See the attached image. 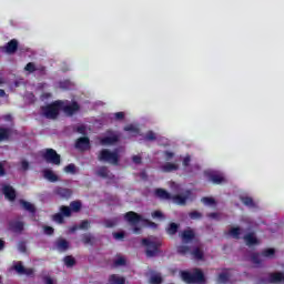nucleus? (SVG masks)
I'll use <instances>...</instances> for the list:
<instances>
[{
    "label": "nucleus",
    "mask_w": 284,
    "mask_h": 284,
    "mask_svg": "<svg viewBox=\"0 0 284 284\" xmlns=\"http://www.w3.org/2000/svg\"><path fill=\"white\" fill-rule=\"evenodd\" d=\"M62 105V100H55L50 104L41 106L42 116L44 119H50L51 121L59 119Z\"/></svg>",
    "instance_id": "1"
},
{
    "label": "nucleus",
    "mask_w": 284,
    "mask_h": 284,
    "mask_svg": "<svg viewBox=\"0 0 284 284\" xmlns=\"http://www.w3.org/2000/svg\"><path fill=\"white\" fill-rule=\"evenodd\" d=\"M181 278L186 284H203L205 283V274L201 268H195L193 273L190 271H182Z\"/></svg>",
    "instance_id": "2"
},
{
    "label": "nucleus",
    "mask_w": 284,
    "mask_h": 284,
    "mask_svg": "<svg viewBox=\"0 0 284 284\" xmlns=\"http://www.w3.org/2000/svg\"><path fill=\"white\" fill-rule=\"evenodd\" d=\"M124 221L131 225H139V223H146L149 227H153V230H156L159 227V224L148 220L143 219V215L134 212V211H129L124 214Z\"/></svg>",
    "instance_id": "3"
},
{
    "label": "nucleus",
    "mask_w": 284,
    "mask_h": 284,
    "mask_svg": "<svg viewBox=\"0 0 284 284\" xmlns=\"http://www.w3.org/2000/svg\"><path fill=\"white\" fill-rule=\"evenodd\" d=\"M142 245L145 247V255L148 258H154L161 254V246L163 245L161 241H152L150 239H142Z\"/></svg>",
    "instance_id": "4"
},
{
    "label": "nucleus",
    "mask_w": 284,
    "mask_h": 284,
    "mask_svg": "<svg viewBox=\"0 0 284 284\" xmlns=\"http://www.w3.org/2000/svg\"><path fill=\"white\" fill-rule=\"evenodd\" d=\"M98 161L101 163H110L111 165H119L121 156L119 151H110V149H102L98 154Z\"/></svg>",
    "instance_id": "5"
},
{
    "label": "nucleus",
    "mask_w": 284,
    "mask_h": 284,
    "mask_svg": "<svg viewBox=\"0 0 284 284\" xmlns=\"http://www.w3.org/2000/svg\"><path fill=\"white\" fill-rule=\"evenodd\" d=\"M42 158L47 163H51L52 165H61V155L57 153L54 149H47L42 154Z\"/></svg>",
    "instance_id": "6"
},
{
    "label": "nucleus",
    "mask_w": 284,
    "mask_h": 284,
    "mask_svg": "<svg viewBox=\"0 0 284 284\" xmlns=\"http://www.w3.org/2000/svg\"><path fill=\"white\" fill-rule=\"evenodd\" d=\"M60 110H62L67 116H74V114L81 110V105H79V102L77 101H73L70 104H65V102L62 101Z\"/></svg>",
    "instance_id": "7"
},
{
    "label": "nucleus",
    "mask_w": 284,
    "mask_h": 284,
    "mask_svg": "<svg viewBox=\"0 0 284 284\" xmlns=\"http://www.w3.org/2000/svg\"><path fill=\"white\" fill-rule=\"evenodd\" d=\"M106 134H109V136H104L100 140L101 145H114L121 141V135L114 133V131H106Z\"/></svg>",
    "instance_id": "8"
},
{
    "label": "nucleus",
    "mask_w": 284,
    "mask_h": 284,
    "mask_svg": "<svg viewBox=\"0 0 284 284\" xmlns=\"http://www.w3.org/2000/svg\"><path fill=\"white\" fill-rule=\"evenodd\" d=\"M190 196H192V191L186 190L184 192V195H172L171 201H173V203H175L176 205H185L187 203V200H190Z\"/></svg>",
    "instance_id": "9"
},
{
    "label": "nucleus",
    "mask_w": 284,
    "mask_h": 284,
    "mask_svg": "<svg viewBox=\"0 0 284 284\" xmlns=\"http://www.w3.org/2000/svg\"><path fill=\"white\" fill-rule=\"evenodd\" d=\"M205 176H207L209 181H211V183L214 185H221V183L226 182L225 176L217 172H205Z\"/></svg>",
    "instance_id": "10"
},
{
    "label": "nucleus",
    "mask_w": 284,
    "mask_h": 284,
    "mask_svg": "<svg viewBox=\"0 0 284 284\" xmlns=\"http://www.w3.org/2000/svg\"><path fill=\"white\" fill-rule=\"evenodd\" d=\"M182 243H192L196 239V233L192 229H187L181 232Z\"/></svg>",
    "instance_id": "11"
},
{
    "label": "nucleus",
    "mask_w": 284,
    "mask_h": 284,
    "mask_svg": "<svg viewBox=\"0 0 284 284\" xmlns=\"http://www.w3.org/2000/svg\"><path fill=\"white\" fill-rule=\"evenodd\" d=\"M267 283L271 284H284V273L283 272H276V273H270Z\"/></svg>",
    "instance_id": "12"
},
{
    "label": "nucleus",
    "mask_w": 284,
    "mask_h": 284,
    "mask_svg": "<svg viewBox=\"0 0 284 284\" xmlns=\"http://www.w3.org/2000/svg\"><path fill=\"white\" fill-rule=\"evenodd\" d=\"M75 149L81 150V151L90 150V138H88V136L79 138L75 141Z\"/></svg>",
    "instance_id": "13"
},
{
    "label": "nucleus",
    "mask_w": 284,
    "mask_h": 284,
    "mask_svg": "<svg viewBox=\"0 0 284 284\" xmlns=\"http://www.w3.org/2000/svg\"><path fill=\"white\" fill-rule=\"evenodd\" d=\"M19 50V41L17 39L10 40L6 45H4V52L7 54H14Z\"/></svg>",
    "instance_id": "14"
},
{
    "label": "nucleus",
    "mask_w": 284,
    "mask_h": 284,
    "mask_svg": "<svg viewBox=\"0 0 284 284\" xmlns=\"http://www.w3.org/2000/svg\"><path fill=\"white\" fill-rule=\"evenodd\" d=\"M13 134L14 130H12L11 128L0 126V143H2V141H10V136H12Z\"/></svg>",
    "instance_id": "15"
},
{
    "label": "nucleus",
    "mask_w": 284,
    "mask_h": 284,
    "mask_svg": "<svg viewBox=\"0 0 284 284\" xmlns=\"http://www.w3.org/2000/svg\"><path fill=\"white\" fill-rule=\"evenodd\" d=\"M55 247L59 252H68L70 250V242L63 237H59L55 241Z\"/></svg>",
    "instance_id": "16"
},
{
    "label": "nucleus",
    "mask_w": 284,
    "mask_h": 284,
    "mask_svg": "<svg viewBox=\"0 0 284 284\" xmlns=\"http://www.w3.org/2000/svg\"><path fill=\"white\" fill-rule=\"evenodd\" d=\"M9 230L14 234H21L23 231V222L21 221H11L9 222Z\"/></svg>",
    "instance_id": "17"
},
{
    "label": "nucleus",
    "mask_w": 284,
    "mask_h": 284,
    "mask_svg": "<svg viewBox=\"0 0 284 284\" xmlns=\"http://www.w3.org/2000/svg\"><path fill=\"white\" fill-rule=\"evenodd\" d=\"M243 240L248 247H252V245H258V239L254 232L244 235Z\"/></svg>",
    "instance_id": "18"
},
{
    "label": "nucleus",
    "mask_w": 284,
    "mask_h": 284,
    "mask_svg": "<svg viewBox=\"0 0 284 284\" xmlns=\"http://www.w3.org/2000/svg\"><path fill=\"white\" fill-rule=\"evenodd\" d=\"M3 194L8 199V201H14L17 199V191H14V187L10 185L3 186Z\"/></svg>",
    "instance_id": "19"
},
{
    "label": "nucleus",
    "mask_w": 284,
    "mask_h": 284,
    "mask_svg": "<svg viewBox=\"0 0 284 284\" xmlns=\"http://www.w3.org/2000/svg\"><path fill=\"white\" fill-rule=\"evenodd\" d=\"M149 274H150V278H149L150 284L163 283V277L161 276V273H156L154 272V270H150Z\"/></svg>",
    "instance_id": "20"
},
{
    "label": "nucleus",
    "mask_w": 284,
    "mask_h": 284,
    "mask_svg": "<svg viewBox=\"0 0 284 284\" xmlns=\"http://www.w3.org/2000/svg\"><path fill=\"white\" fill-rule=\"evenodd\" d=\"M43 178L47 179V181H50V183H57V181H59V175L54 174V171L50 169L43 171Z\"/></svg>",
    "instance_id": "21"
},
{
    "label": "nucleus",
    "mask_w": 284,
    "mask_h": 284,
    "mask_svg": "<svg viewBox=\"0 0 284 284\" xmlns=\"http://www.w3.org/2000/svg\"><path fill=\"white\" fill-rule=\"evenodd\" d=\"M155 196H158V199H162L163 201H172V194L164 189H156Z\"/></svg>",
    "instance_id": "22"
},
{
    "label": "nucleus",
    "mask_w": 284,
    "mask_h": 284,
    "mask_svg": "<svg viewBox=\"0 0 284 284\" xmlns=\"http://www.w3.org/2000/svg\"><path fill=\"white\" fill-rule=\"evenodd\" d=\"M98 176H101V179H113L114 175L110 173V170H108V166H100L97 171Z\"/></svg>",
    "instance_id": "23"
},
{
    "label": "nucleus",
    "mask_w": 284,
    "mask_h": 284,
    "mask_svg": "<svg viewBox=\"0 0 284 284\" xmlns=\"http://www.w3.org/2000/svg\"><path fill=\"white\" fill-rule=\"evenodd\" d=\"M55 194H58V196H61V199H70V196H72V190L65 187H58L55 190Z\"/></svg>",
    "instance_id": "24"
},
{
    "label": "nucleus",
    "mask_w": 284,
    "mask_h": 284,
    "mask_svg": "<svg viewBox=\"0 0 284 284\" xmlns=\"http://www.w3.org/2000/svg\"><path fill=\"white\" fill-rule=\"evenodd\" d=\"M20 205H22L23 210H26L27 212H30L31 214H34V212H37L34 204L26 200H20Z\"/></svg>",
    "instance_id": "25"
},
{
    "label": "nucleus",
    "mask_w": 284,
    "mask_h": 284,
    "mask_svg": "<svg viewBox=\"0 0 284 284\" xmlns=\"http://www.w3.org/2000/svg\"><path fill=\"white\" fill-rule=\"evenodd\" d=\"M109 284H125V277L112 274L109 277Z\"/></svg>",
    "instance_id": "26"
},
{
    "label": "nucleus",
    "mask_w": 284,
    "mask_h": 284,
    "mask_svg": "<svg viewBox=\"0 0 284 284\" xmlns=\"http://www.w3.org/2000/svg\"><path fill=\"white\" fill-rule=\"evenodd\" d=\"M81 242L84 245H94V237L90 233H84L81 235Z\"/></svg>",
    "instance_id": "27"
},
{
    "label": "nucleus",
    "mask_w": 284,
    "mask_h": 284,
    "mask_svg": "<svg viewBox=\"0 0 284 284\" xmlns=\"http://www.w3.org/2000/svg\"><path fill=\"white\" fill-rule=\"evenodd\" d=\"M176 170H179V164L166 162L162 165V172H176Z\"/></svg>",
    "instance_id": "28"
},
{
    "label": "nucleus",
    "mask_w": 284,
    "mask_h": 284,
    "mask_svg": "<svg viewBox=\"0 0 284 284\" xmlns=\"http://www.w3.org/2000/svg\"><path fill=\"white\" fill-rule=\"evenodd\" d=\"M191 254L195 258V261H203V258L205 257V254L203 253V250H201V247H195L191 252Z\"/></svg>",
    "instance_id": "29"
},
{
    "label": "nucleus",
    "mask_w": 284,
    "mask_h": 284,
    "mask_svg": "<svg viewBox=\"0 0 284 284\" xmlns=\"http://www.w3.org/2000/svg\"><path fill=\"white\" fill-rule=\"evenodd\" d=\"M240 200L246 207H256V203H254V199L251 196H241Z\"/></svg>",
    "instance_id": "30"
},
{
    "label": "nucleus",
    "mask_w": 284,
    "mask_h": 284,
    "mask_svg": "<svg viewBox=\"0 0 284 284\" xmlns=\"http://www.w3.org/2000/svg\"><path fill=\"white\" fill-rule=\"evenodd\" d=\"M179 232V224L171 222L169 226L166 227V233L169 236H174Z\"/></svg>",
    "instance_id": "31"
},
{
    "label": "nucleus",
    "mask_w": 284,
    "mask_h": 284,
    "mask_svg": "<svg viewBox=\"0 0 284 284\" xmlns=\"http://www.w3.org/2000/svg\"><path fill=\"white\" fill-rule=\"evenodd\" d=\"M262 256H264V258H274V256H276V250L275 248H265L262 251Z\"/></svg>",
    "instance_id": "32"
},
{
    "label": "nucleus",
    "mask_w": 284,
    "mask_h": 284,
    "mask_svg": "<svg viewBox=\"0 0 284 284\" xmlns=\"http://www.w3.org/2000/svg\"><path fill=\"white\" fill-rule=\"evenodd\" d=\"M63 261L67 267H74L77 265V260L72 255L64 256Z\"/></svg>",
    "instance_id": "33"
},
{
    "label": "nucleus",
    "mask_w": 284,
    "mask_h": 284,
    "mask_svg": "<svg viewBox=\"0 0 284 284\" xmlns=\"http://www.w3.org/2000/svg\"><path fill=\"white\" fill-rule=\"evenodd\" d=\"M176 252H178V254H180L181 256H185L186 254H190L191 248H190V246H187V245H179V246L176 247Z\"/></svg>",
    "instance_id": "34"
},
{
    "label": "nucleus",
    "mask_w": 284,
    "mask_h": 284,
    "mask_svg": "<svg viewBox=\"0 0 284 284\" xmlns=\"http://www.w3.org/2000/svg\"><path fill=\"white\" fill-rule=\"evenodd\" d=\"M230 236H232L233 239H241V227L236 226V227H232L229 231Z\"/></svg>",
    "instance_id": "35"
},
{
    "label": "nucleus",
    "mask_w": 284,
    "mask_h": 284,
    "mask_svg": "<svg viewBox=\"0 0 284 284\" xmlns=\"http://www.w3.org/2000/svg\"><path fill=\"white\" fill-rule=\"evenodd\" d=\"M60 214H62V216L70 217L72 216V209L70 206L62 205L60 206Z\"/></svg>",
    "instance_id": "36"
},
{
    "label": "nucleus",
    "mask_w": 284,
    "mask_h": 284,
    "mask_svg": "<svg viewBox=\"0 0 284 284\" xmlns=\"http://www.w3.org/2000/svg\"><path fill=\"white\" fill-rule=\"evenodd\" d=\"M116 223H119V217H114L111 220H104V227H106V229L115 227Z\"/></svg>",
    "instance_id": "37"
},
{
    "label": "nucleus",
    "mask_w": 284,
    "mask_h": 284,
    "mask_svg": "<svg viewBox=\"0 0 284 284\" xmlns=\"http://www.w3.org/2000/svg\"><path fill=\"white\" fill-rule=\"evenodd\" d=\"M81 207H82L81 201H73L70 203L71 212H81Z\"/></svg>",
    "instance_id": "38"
},
{
    "label": "nucleus",
    "mask_w": 284,
    "mask_h": 284,
    "mask_svg": "<svg viewBox=\"0 0 284 284\" xmlns=\"http://www.w3.org/2000/svg\"><path fill=\"white\" fill-rule=\"evenodd\" d=\"M52 221H54L55 223H59L60 225H63V223H65V219L61 213L53 214Z\"/></svg>",
    "instance_id": "39"
},
{
    "label": "nucleus",
    "mask_w": 284,
    "mask_h": 284,
    "mask_svg": "<svg viewBox=\"0 0 284 284\" xmlns=\"http://www.w3.org/2000/svg\"><path fill=\"white\" fill-rule=\"evenodd\" d=\"M189 217L191 221H199L200 219H203V214L199 211H192L189 213Z\"/></svg>",
    "instance_id": "40"
},
{
    "label": "nucleus",
    "mask_w": 284,
    "mask_h": 284,
    "mask_svg": "<svg viewBox=\"0 0 284 284\" xmlns=\"http://www.w3.org/2000/svg\"><path fill=\"white\" fill-rule=\"evenodd\" d=\"M13 270H16L18 274H24L26 266H23L22 262H18L16 265H13Z\"/></svg>",
    "instance_id": "41"
},
{
    "label": "nucleus",
    "mask_w": 284,
    "mask_h": 284,
    "mask_svg": "<svg viewBox=\"0 0 284 284\" xmlns=\"http://www.w3.org/2000/svg\"><path fill=\"white\" fill-rule=\"evenodd\" d=\"M64 172L67 174H77V165L74 164H68L65 168H64Z\"/></svg>",
    "instance_id": "42"
},
{
    "label": "nucleus",
    "mask_w": 284,
    "mask_h": 284,
    "mask_svg": "<svg viewBox=\"0 0 284 284\" xmlns=\"http://www.w3.org/2000/svg\"><path fill=\"white\" fill-rule=\"evenodd\" d=\"M24 70L26 72H30L32 74V72H37V65L34 64V62H29L24 67Z\"/></svg>",
    "instance_id": "43"
},
{
    "label": "nucleus",
    "mask_w": 284,
    "mask_h": 284,
    "mask_svg": "<svg viewBox=\"0 0 284 284\" xmlns=\"http://www.w3.org/2000/svg\"><path fill=\"white\" fill-rule=\"evenodd\" d=\"M251 260H252V263H254L255 265H261V254L258 253H253L251 255Z\"/></svg>",
    "instance_id": "44"
},
{
    "label": "nucleus",
    "mask_w": 284,
    "mask_h": 284,
    "mask_svg": "<svg viewBox=\"0 0 284 284\" xmlns=\"http://www.w3.org/2000/svg\"><path fill=\"white\" fill-rule=\"evenodd\" d=\"M201 201L204 205H216V200H214V197H202Z\"/></svg>",
    "instance_id": "45"
},
{
    "label": "nucleus",
    "mask_w": 284,
    "mask_h": 284,
    "mask_svg": "<svg viewBox=\"0 0 284 284\" xmlns=\"http://www.w3.org/2000/svg\"><path fill=\"white\" fill-rule=\"evenodd\" d=\"M124 132H133V134H139V128L134 126L133 124H129L124 126Z\"/></svg>",
    "instance_id": "46"
},
{
    "label": "nucleus",
    "mask_w": 284,
    "mask_h": 284,
    "mask_svg": "<svg viewBox=\"0 0 284 284\" xmlns=\"http://www.w3.org/2000/svg\"><path fill=\"white\" fill-rule=\"evenodd\" d=\"M125 263H126L125 258L120 256V257H118V258L113 262V265H114L115 267H121V266L125 265Z\"/></svg>",
    "instance_id": "47"
},
{
    "label": "nucleus",
    "mask_w": 284,
    "mask_h": 284,
    "mask_svg": "<svg viewBox=\"0 0 284 284\" xmlns=\"http://www.w3.org/2000/svg\"><path fill=\"white\" fill-rule=\"evenodd\" d=\"M145 141H156V134L154 133V131H149L145 136H144Z\"/></svg>",
    "instance_id": "48"
},
{
    "label": "nucleus",
    "mask_w": 284,
    "mask_h": 284,
    "mask_svg": "<svg viewBox=\"0 0 284 284\" xmlns=\"http://www.w3.org/2000/svg\"><path fill=\"white\" fill-rule=\"evenodd\" d=\"M18 250L19 252H21L22 254H26V252H28V246H26V242H19L18 244Z\"/></svg>",
    "instance_id": "49"
},
{
    "label": "nucleus",
    "mask_w": 284,
    "mask_h": 284,
    "mask_svg": "<svg viewBox=\"0 0 284 284\" xmlns=\"http://www.w3.org/2000/svg\"><path fill=\"white\" fill-rule=\"evenodd\" d=\"M79 230H90V221L83 220L79 225Z\"/></svg>",
    "instance_id": "50"
},
{
    "label": "nucleus",
    "mask_w": 284,
    "mask_h": 284,
    "mask_svg": "<svg viewBox=\"0 0 284 284\" xmlns=\"http://www.w3.org/2000/svg\"><path fill=\"white\" fill-rule=\"evenodd\" d=\"M132 161L133 163H135V165H141L143 163V159L141 158V155H133Z\"/></svg>",
    "instance_id": "51"
},
{
    "label": "nucleus",
    "mask_w": 284,
    "mask_h": 284,
    "mask_svg": "<svg viewBox=\"0 0 284 284\" xmlns=\"http://www.w3.org/2000/svg\"><path fill=\"white\" fill-rule=\"evenodd\" d=\"M44 234H47L48 236H52V234H54V229L52 226H44Z\"/></svg>",
    "instance_id": "52"
},
{
    "label": "nucleus",
    "mask_w": 284,
    "mask_h": 284,
    "mask_svg": "<svg viewBox=\"0 0 284 284\" xmlns=\"http://www.w3.org/2000/svg\"><path fill=\"white\" fill-rule=\"evenodd\" d=\"M21 168H22L23 172H28V170H30V162H28L27 160H23L21 162Z\"/></svg>",
    "instance_id": "53"
},
{
    "label": "nucleus",
    "mask_w": 284,
    "mask_h": 284,
    "mask_svg": "<svg viewBox=\"0 0 284 284\" xmlns=\"http://www.w3.org/2000/svg\"><path fill=\"white\" fill-rule=\"evenodd\" d=\"M113 237L116 239L118 241H121V239H125V233L124 232H115V233H113Z\"/></svg>",
    "instance_id": "54"
},
{
    "label": "nucleus",
    "mask_w": 284,
    "mask_h": 284,
    "mask_svg": "<svg viewBox=\"0 0 284 284\" xmlns=\"http://www.w3.org/2000/svg\"><path fill=\"white\" fill-rule=\"evenodd\" d=\"M209 219H214L215 221H219L221 219V214L213 212L207 214Z\"/></svg>",
    "instance_id": "55"
},
{
    "label": "nucleus",
    "mask_w": 284,
    "mask_h": 284,
    "mask_svg": "<svg viewBox=\"0 0 284 284\" xmlns=\"http://www.w3.org/2000/svg\"><path fill=\"white\" fill-rule=\"evenodd\" d=\"M116 121H123L125 119V113L123 112H116L114 114Z\"/></svg>",
    "instance_id": "56"
},
{
    "label": "nucleus",
    "mask_w": 284,
    "mask_h": 284,
    "mask_svg": "<svg viewBox=\"0 0 284 284\" xmlns=\"http://www.w3.org/2000/svg\"><path fill=\"white\" fill-rule=\"evenodd\" d=\"M219 278H220V281H222L223 283H227V281H229V276H227V273H221L220 275H219Z\"/></svg>",
    "instance_id": "57"
},
{
    "label": "nucleus",
    "mask_w": 284,
    "mask_h": 284,
    "mask_svg": "<svg viewBox=\"0 0 284 284\" xmlns=\"http://www.w3.org/2000/svg\"><path fill=\"white\" fill-rule=\"evenodd\" d=\"M152 219H163V213L161 211H154L152 213Z\"/></svg>",
    "instance_id": "58"
},
{
    "label": "nucleus",
    "mask_w": 284,
    "mask_h": 284,
    "mask_svg": "<svg viewBox=\"0 0 284 284\" xmlns=\"http://www.w3.org/2000/svg\"><path fill=\"white\" fill-rule=\"evenodd\" d=\"M192 161V158H190V155H186L184 159H183V166L184 168H187L190 165V162Z\"/></svg>",
    "instance_id": "59"
},
{
    "label": "nucleus",
    "mask_w": 284,
    "mask_h": 284,
    "mask_svg": "<svg viewBox=\"0 0 284 284\" xmlns=\"http://www.w3.org/2000/svg\"><path fill=\"white\" fill-rule=\"evenodd\" d=\"M75 130L79 134H85V125H79Z\"/></svg>",
    "instance_id": "60"
},
{
    "label": "nucleus",
    "mask_w": 284,
    "mask_h": 284,
    "mask_svg": "<svg viewBox=\"0 0 284 284\" xmlns=\"http://www.w3.org/2000/svg\"><path fill=\"white\" fill-rule=\"evenodd\" d=\"M165 159H166V161H171V159H173L174 158V153H172V152H170V151H165Z\"/></svg>",
    "instance_id": "61"
},
{
    "label": "nucleus",
    "mask_w": 284,
    "mask_h": 284,
    "mask_svg": "<svg viewBox=\"0 0 284 284\" xmlns=\"http://www.w3.org/2000/svg\"><path fill=\"white\" fill-rule=\"evenodd\" d=\"M22 274H26L27 276H32V274H34V270H32V268H26V272L22 273Z\"/></svg>",
    "instance_id": "62"
},
{
    "label": "nucleus",
    "mask_w": 284,
    "mask_h": 284,
    "mask_svg": "<svg viewBox=\"0 0 284 284\" xmlns=\"http://www.w3.org/2000/svg\"><path fill=\"white\" fill-rule=\"evenodd\" d=\"M132 227H133V233L134 234H141V227L136 226V224L132 225Z\"/></svg>",
    "instance_id": "63"
},
{
    "label": "nucleus",
    "mask_w": 284,
    "mask_h": 284,
    "mask_svg": "<svg viewBox=\"0 0 284 284\" xmlns=\"http://www.w3.org/2000/svg\"><path fill=\"white\" fill-rule=\"evenodd\" d=\"M6 174V168L3 166V163L0 162V176H3Z\"/></svg>",
    "instance_id": "64"
}]
</instances>
